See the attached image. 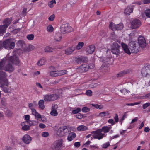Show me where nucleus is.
<instances>
[{
	"mask_svg": "<svg viewBox=\"0 0 150 150\" xmlns=\"http://www.w3.org/2000/svg\"><path fill=\"white\" fill-rule=\"evenodd\" d=\"M39 108L40 109L43 110L44 109L45 106L44 105V101L43 100H40L38 102Z\"/></svg>",
	"mask_w": 150,
	"mask_h": 150,
	"instance_id": "393cba45",
	"label": "nucleus"
},
{
	"mask_svg": "<svg viewBox=\"0 0 150 150\" xmlns=\"http://www.w3.org/2000/svg\"><path fill=\"white\" fill-rule=\"evenodd\" d=\"M60 31L62 33L65 34L66 33L71 32L73 30L71 27L69 26L68 24H62L60 28Z\"/></svg>",
	"mask_w": 150,
	"mask_h": 150,
	"instance_id": "6e6552de",
	"label": "nucleus"
},
{
	"mask_svg": "<svg viewBox=\"0 0 150 150\" xmlns=\"http://www.w3.org/2000/svg\"><path fill=\"white\" fill-rule=\"evenodd\" d=\"M110 145V143L108 142L104 144V148H106Z\"/></svg>",
	"mask_w": 150,
	"mask_h": 150,
	"instance_id": "13d9d810",
	"label": "nucleus"
},
{
	"mask_svg": "<svg viewBox=\"0 0 150 150\" xmlns=\"http://www.w3.org/2000/svg\"><path fill=\"white\" fill-rule=\"evenodd\" d=\"M56 3L55 0H52L48 3V5L50 7H52L53 6V4H55Z\"/></svg>",
	"mask_w": 150,
	"mask_h": 150,
	"instance_id": "a18cd8bd",
	"label": "nucleus"
},
{
	"mask_svg": "<svg viewBox=\"0 0 150 150\" xmlns=\"http://www.w3.org/2000/svg\"><path fill=\"white\" fill-rule=\"evenodd\" d=\"M6 81H1V82L3 83L1 86L2 89L3 91L6 93L8 92L9 91V89L8 88V81L7 79V78H6Z\"/></svg>",
	"mask_w": 150,
	"mask_h": 150,
	"instance_id": "f8f14e48",
	"label": "nucleus"
},
{
	"mask_svg": "<svg viewBox=\"0 0 150 150\" xmlns=\"http://www.w3.org/2000/svg\"><path fill=\"white\" fill-rule=\"evenodd\" d=\"M50 114L54 116H57L58 115V113L57 112L54 108L53 106L52 107Z\"/></svg>",
	"mask_w": 150,
	"mask_h": 150,
	"instance_id": "cd10ccee",
	"label": "nucleus"
},
{
	"mask_svg": "<svg viewBox=\"0 0 150 150\" xmlns=\"http://www.w3.org/2000/svg\"><path fill=\"white\" fill-rule=\"evenodd\" d=\"M120 46L116 42H114L112 45L111 51L112 53L116 55H118L120 52Z\"/></svg>",
	"mask_w": 150,
	"mask_h": 150,
	"instance_id": "423d86ee",
	"label": "nucleus"
},
{
	"mask_svg": "<svg viewBox=\"0 0 150 150\" xmlns=\"http://www.w3.org/2000/svg\"><path fill=\"white\" fill-rule=\"evenodd\" d=\"M59 98V94L53 93L52 94H46L44 96V100L47 102H51L56 100Z\"/></svg>",
	"mask_w": 150,
	"mask_h": 150,
	"instance_id": "20e7f679",
	"label": "nucleus"
},
{
	"mask_svg": "<svg viewBox=\"0 0 150 150\" xmlns=\"http://www.w3.org/2000/svg\"><path fill=\"white\" fill-rule=\"evenodd\" d=\"M10 41V39H7L4 41H2L3 43V47L5 49H8L9 48V42Z\"/></svg>",
	"mask_w": 150,
	"mask_h": 150,
	"instance_id": "4be33fe9",
	"label": "nucleus"
},
{
	"mask_svg": "<svg viewBox=\"0 0 150 150\" xmlns=\"http://www.w3.org/2000/svg\"><path fill=\"white\" fill-rule=\"evenodd\" d=\"M94 67V65L93 64H83L77 69V71L79 73H83L87 71L89 69H93Z\"/></svg>",
	"mask_w": 150,
	"mask_h": 150,
	"instance_id": "7ed1b4c3",
	"label": "nucleus"
},
{
	"mask_svg": "<svg viewBox=\"0 0 150 150\" xmlns=\"http://www.w3.org/2000/svg\"><path fill=\"white\" fill-rule=\"evenodd\" d=\"M42 137H47L49 135V133L47 132H44L42 133Z\"/></svg>",
	"mask_w": 150,
	"mask_h": 150,
	"instance_id": "6e6d98bb",
	"label": "nucleus"
},
{
	"mask_svg": "<svg viewBox=\"0 0 150 150\" xmlns=\"http://www.w3.org/2000/svg\"><path fill=\"white\" fill-rule=\"evenodd\" d=\"M78 131H83L88 130V127L83 125H82L78 126L77 128Z\"/></svg>",
	"mask_w": 150,
	"mask_h": 150,
	"instance_id": "b1692460",
	"label": "nucleus"
},
{
	"mask_svg": "<svg viewBox=\"0 0 150 150\" xmlns=\"http://www.w3.org/2000/svg\"><path fill=\"white\" fill-rule=\"evenodd\" d=\"M91 105L92 106L95 107L96 108H99L100 109H102L103 106L102 105H98V104H92Z\"/></svg>",
	"mask_w": 150,
	"mask_h": 150,
	"instance_id": "c03bdc74",
	"label": "nucleus"
},
{
	"mask_svg": "<svg viewBox=\"0 0 150 150\" xmlns=\"http://www.w3.org/2000/svg\"><path fill=\"white\" fill-rule=\"evenodd\" d=\"M46 62V59L45 58H43L39 60L38 62V65L42 66L45 64Z\"/></svg>",
	"mask_w": 150,
	"mask_h": 150,
	"instance_id": "c85d7f7f",
	"label": "nucleus"
},
{
	"mask_svg": "<svg viewBox=\"0 0 150 150\" xmlns=\"http://www.w3.org/2000/svg\"><path fill=\"white\" fill-rule=\"evenodd\" d=\"M71 128L68 126H63L59 128L57 131V133L62 135H64L66 134L71 132Z\"/></svg>",
	"mask_w": 150,
	"mask_h": 150,
	"instance_id": "39448f33",
	"label": "nucleus"
},
{
	"mask_svg": "<svg viewBox=\"0 0 150 150\" xmlns=\"http://www.w3.org/2000/svg\"><path fill=\"white\" fill-rule=\"evenodd\" d=\"M134 6L133 5H131L128 6L125 10L124 13L127 16H129L132 13Z\"/></svg>",
	"mask_w": 150,
	"mask_h": 150,
	"instance_id": "4468645a",
	"label": "nucleus"
},
{
	"mask_svg": "<svg viewBox=\"0 0 150 150\" xmlns=\"http://www.w3.org/2000/svg\"><path fill=\"white\" fill-rule=\"evenodd\" d=\"M90 110V108L86 107H84L82 109V111L83 112H89Z\"/></svg>",
	"mask_w": 150,
	"mask_h": 150,
	"instance_id": "49530a36",
	"label": "nucleus"
},
{
	"mask_svg": "<svg viewBox=\"0 0 150 150\" xmlns=\"http://www.w3.org/2000/svg\"><path fill=\"white\" fill-rule=\"evenodd\" d=\"M11 20L10 18H6L5 19L3 22V23L4 24L3 25H4V26L6 28H7L9 24L11 23Z\"/></svg>",
	"mask_w": 150,
	"mask_h": 150,
	"instance_id": "5701e85b",
	"label": "nucleus"
},
{
	"mask_svg": "<svg viewBox=\"0 0 150 150\" xmlns=\"http://www.w3.org/2000/svg\"><path fill=\"white\" fill-rule=\"evenodd\" d=\"M1 101L2 105L4 106H6L7 105L6 99L4 98H2Z\"/></svg>",
	"mask_w": 150,
	"mask_h": 150,
	"instance_id": "de8ad7c7",
	"label": "nucleus"
},
{
	"mask_svg": "<svg viewBox=\"0 0 150 150\" xmlns=\"http://www.w3.org/2000/svg\"><path fill=\"white\" fill-rule=\"evenodd\" d=\"M22 140L24 143L28 144L30 142L32 138L29 135L25 134L23 137Z\"/></svg>",
	"mask_w": 150,
	"mask_h": 150,
	"instance_id": "dca6fc26",
	"label": "nucleus"
},
{
	"mask_svg": "<svg viewBox=\"0 0 150 150\" xmlns=\"http://www.w3.org/2000/svg\"><path fill=\"white\" fill-rule=\"evenodd\" d=\"M81 144L80 142H76L74 143V145L76 147H79L80 146Z\"/></svg>",
	"mask_w": 150,
	"mask_h": 150,
	"instance_id": "4d7b16f0",
	"label": "nucleus"
},
{
	"mask_svg": "<svg viewBox=\"0 0 150 150\" xmlns=\"http://www.w3.org/2000/svg\"><path fill=\"white\" fill-rule=\"evenodd\" d=\"M62 37V35L61 33H57L55 34L54 37V40L56 41L59 42L60 41Z\"/></svg>",
	"mask_w": 150,
	"mask_h": 150,
	"instance_id": "a878e982",
	"label": "nucleus"
},
{
	"mask_svg": "<svg viewBox=\"0 0 150 150\" xmlns=\"http://www.w3.org/2000/svg\"><path fill=\"white\" fill-rule=\"evenodd\" d=\"M122 93H123L124 94H126L128 93V91L126 89H124L121 91Z\"/></svg>",
	"mask_w": 150,
	"mask_h": 150,
	"instance_id": "e2e57ef3",
	"label": "nucleus"
},
{
	"mask_svg": "<svg viewBox=\"0 0 150 150\" xmlns=\"http://www.w3.org/2000/svg\"><path fill=\"white\" fill-rule=\"evenodd\" d=\"M9 48H8V49H13L15 47V42H12L10 40V41L9 42Z\"/></svg>",
	"mask_w": 150,
	"mask_h": 150,
	"instance_id": "e433bc0d",
	"label": "nucleus"
},
{
	"mask_svg": "<svg viewBox=\"0 0 150 150\" xmlns=\"http://www.w3.org/2000/svg\"><path fill=\"white\" fill-rule=\"evenodd\" d=\"M74 60L75 62L78 63H81L82 62H85L87 60V58L84 57H75Z\"/></svg>",
	"mask_w": 150,
	"mask_h": 150,
	"instance_id": "a211bd4d",
	"label": "nucleus"
},
{
	"mask_svg": "<svg viewBox=\"0 0 150 150\" xmlns=\"http://www.w3.org/2000/svg\"><path fill=\"white\" fill-rule=\"evenodd\" d=\"M4 25H1L0 26V34H3L6 30V28Z\"/></svg>",
	"mask_w": 150,
	"mask_h": 150,
	"instance_id": "2f4dec72",
	"label": "nucleus"
},
{
	"mask_svg": "<svg viewBox=\"0 0 150 150\" xmlns=\"http://www.w3.org/2000/svg\"><path fill=\"white\" fill-rule=\"evenodd\" d=\"M141 74L143 76H147L150 75V65L144 67L141 70Z\"/></svg>",
	"mask_w": 150,
	"mask_h": 150,
	"instance_id": "1a4fd4ad",
	"label": "nucleus"
},
{
	"mask_svg": "<svg viewBox=\"0 0 150 150\" xmlns=\"http://www.w3.org/2000/svg\"><path fill=\"white\" fill-rule=\"evenodd\" d=\"M86 94L88 96H91L92 95L93 92L91 90H87L86 92Z\"/></svg>",
	"mask_w": 150,
	"mask_h": 150,
	"instance_id": "37998d69",
	"label": "nucleus"
},
{
	"mask_svg": "<svg viewBox=\"0 0 150 150\" xmlns=\"http://www.w3.org/2000/svg\"><path fill=\"white\" fill-rule=\"evenodd\" d=\"M84 43L83 42H79L76 46V49L77 50H79L81 49L82 47L84 46Z\"/></svg>",
	"mask_w": 150,
	"mask_h": 150,
	"instance_id": "7c9ffc66",
	"label": "nucleus"
},
{
	"mask_svg": "<svg viewBox=\"0 0 150 150\" xmlns=\"http://www.w3.org/2000/svg\"><path fill=\"white\" fill-rule=\"evenodd\" d=\"M95 50V46L93 45H92L87 47L86 49V51L87 54H91L93 53Z\"/></svg>",
	"mask_w": 150,
	"mask_h": 150,
	"instance_id": "2eb2a0df",
	"label": "nucleus"
},
{
	"mask_svg": "<svg viewBox=\"0 0 150 150\" xmlns=\"http://www.w3.org/2000/svg\"><path fill=\"white\" fill-rule=\"evenodd\" d=\"M123 27V25L122 23H120L116 25L115 30H120L122 29Z\"/></svg>",
	"mask_w": 150,
	"mask_h": 150,
	"instance_id": "72a5a7b5",
	"label": "nucleus"
},
{
	"mask_svg": "<svg viewBox=\"0 0 150 150\" xmlns=\"http://www.w3.org/2000/svg\"><path fill=\"white\" fill-rule=\"evenodd\" d=\"M39 127L41 128L44 129L45 127L46 126L43 123H40L39 125Z\"/></svg>",
	"mask_w": 150,
	"mask_h": 150,
	"instance_id": "0e129e2a",
	"label": "nucleus"
},
{
	"mask_svg": "<svg viewBox=\"0 0 150 150\" xmlns=\"http://www.w3.org/2000/svg\"><path fill=\"white\" fill-rule=\"evenodd\" d=\"M108 122L112 124V125H114L115 124V122H114V120L112 119H109L108 120Z\"/></svg>",
	"mask_w": 150,
	"mask_h": 150,
	"instance_id": "69168bd1",
	"label": "nucleus"
},
{
	"mask_svg": "<svg viewBox=\"0 0 150 150\" xmlns=\"http://www.w3.org/2000/svg\"><path fill=\"white\" fill-rule=\"evenodd\" d=\"M55 17V16L54 14H52V15H51L48 18V19L50 21H53L54 18Z\"/></svg>",
	"mask_w": 150,
	"mask_h": 150,
	"instance_id": "5fc2aeb1",
	"label": "nucleus"
},
{
	"mask_svg": "<svg viewBox=\"0 0 150 150\" xmlns=\"http://www.w3.org/2000/svg\"><path fill=\"white\" fill-rule=\"evenodd\" d=\"M121 45L125 52L129 55L131 53H136L139 50V46L136 41H130L128 44V46L123 42L121 43Z\"/></svg>",
	"mask_w": 150,
	"mask_h": 150,
	"instance_id": "f257e3e1",
	"label": "nucleus"
},
{
	"mask_svg": "<svg viewBox=\"0 0 150 150\" xmlns=\"http://www.w3.org/2000/svg\"><path fill=\"white\" fill-rule=\"evenodd\" d=\"M25 119L26 121H28L30 119V116L29 115H24Z\"/></svg>",
	"mask_w": 150,
	"mask_h": 150,
	"instance_id": "bf43d9fd",
	"label": "nucleus"
},
{
	"mask_svg": "<svg viewBox=\"0 0 150 150\" xmlns=\"http://www.w3.org/2000/svg\"><path fill=\"white\" fill-rule=\"evenodd\" d=\"M141 24L140 21L137 19L133 20L131 22V28L132 29L138 28Z\"/></svg>",
	"mask_w": 150,
	"mask_h": 150,
	"instance_id": "9b49d317",
	"label": "nucleus"
},
{
	"mask_svg": "<svg viewBox=\"0 0 150 150\" xmlns=\"http://www.w3.org/2000/svg\"><path fill=\"white\" fill-rule=\"evenodd\" d=\"M43 90L51 92H54L55 91V88H52L49 86H45L44 87Z\"/></svg>",
	"mask_w": 150,
	"mask_h": 150,
	"instance_id": "bb28decb",
	"label": "nucleus"
},
{
	"mask_svg": "<svg viewBox=\"0 0 150 150\" xmlns=\"http://www.w3.org/2000/svg\"><path fill=\"white\" fill-rule=\"evenodd\" d=\"M47 30L48 32H52L54 30V28L51 25H49L47 26Z\"/></svg>",
	"mask_w": 150,
	"mask_h": 150,
	"instance_id": "4c0bfd02",
	"label": "nucleus"
},
{
	"mask_svg": "<svg viewBox=\"0 0 150 150\" xmlns=\"http://www.w3.org/2000/svg\"><path fill=\"white\" fill-rule=\"evenodd\" d=\"M57 72H58V76H60L66 74L67 71L66 70H64L60 71H57Z\"/></svg>",
	"mask_w": 150,
	"mask_h": 150,
	"instance_id": "58836bf2",
	"label": "nucleus"
},
{
	"mask_svg": "<svg viewBox=\"0 0 150 150\" xmlns=\"http://www.w3.org/2000/svg\"><path fill=\"white\" fill-rule=\"evenodd\" d=\"M116 25L113 23H111L109 25V28L113 31L115 30Z\"/></svg>",
	"mask_w": 150,
	"mask_h": 150,
	"instance_id": "a19ab883",
	"label": "nucleus"
},
{
	"mask_svg": "<svg viewBox=\"0 0 150 150\" xmlns=\"http://www.w3.org/2000/svg\"><path fill=\"white\" fill-rule=\"evenodd\" d=\"M81 111V109L80 108H77L72 111V113L73 114H77Z\"/></svg>",
	"mask_w": 150,
	"mask_h": 150,
	"instance_id": "79ce46f5",
	"label": "nucleus"
},
{
	"mask_svg": "<svg viewBox=\"0 0 150 150\" xmlns=\"http://www.w3.org/2000/svg\"><path fill=\"white\" fill-rule=\"evenodd\" d=\"M111 128L112 127L111 126H104V133H107L108 132Z\"/></svg>",
	"mask_w": 150,
	"mask_h": 150,
	"instance_id": "ea45409f",
	"label": "nucleus"
},
{
	"mask_svg": "<svg viewBox=\"0 0 150 150\" xmlns=\"http://www.w3.org/2000/svg\"><path fill=\"white\" fill-rule=\"evenodd\" d=\"M128 72L129 71L128 70H125L122 71L117 74V76L119 77L122 76L125 74H127Z\"/></svg>",
	"mask_w": 150,
	"mask_h": 150,
	"instance_id": "473e14b6",
	"label": "nucleus"
},
{
	"mask_svg": "<svg viewBox=\"0 0 150 150\" xmlns=\"http://www.w3.org/2000/svg\"><path fill=\"white\" fill-rule=\"evenodd\" d=\"M63 143L62 139H59L55 141L52 145V150H59Z\"/></svg>",
	"mask_w": 150,
	"mask_h": 150,
	"instance_id": "0eeeda50",
	"label": "nucleus"
},
{
	"mask_svg": "<svg viewBox=\"0 0 150 150\" xmlns=\"http://www.w3.org/2000/svg\"><path fill=\"white\" fill-rule=\"evenodd\" d=\"M76 49V46L73 45L71 47L66 49L65 50V53L66 54L69 55L71 54Z\"/></svg>",
	"mask_w": 150,
	"mask_h": 150,
	"instance_id": "f3484780",
	"label": "nucleus"
},
{
	"mask_svg": "<svg viewBox=\"0 0 150 150\" xmlns=\"http://www.w3.org/2000/svg\"><path fill=\"white\" fill-rule=\"evenodd\" d=\"M7 75L5 72L0 71V81H6Z\"/></svg>",
	"mask_w": 150,
	"mask_h": 150,
	"instance_id": "412c9836",
	"label": "nucleus"
},
{
	"mask_svg": "<svg viewBox=\"0 0 150 150\" xmlns=\"http://www.w3.org/2000/svg\"><path fill=\"white\" fill-rule=\"evenodd\" d=\"M97 85V84L96 83H92L91 84L89 85V87L91 88H92L96 86Z\"/></svg>",
	"mask_w": 150,
	"mask_h": 150,
	"instance_id": "052dcab7",
	"label": "nucleus"
},
{
	"mask_svg": "<svg viewBox=\"0 0 150 150\" xmlns=\"http://www.w3.org/2000/svg\"><path fill=\"white\" fill-rule=\"evenodd\" d=\"M76 137V134L74 132H70L67 136V139L70 142L73 140Z\"/></svg>",
	"mask_w": 150,
	"mask_h": 150,
	"instance_id": "aec40b11",
	"label": "nucleus"
},
{
	"mask_svg": "<svg viewBox=\"0 0 150 150\" xmlns=\"http://www.w3.org/2000/svg\"><path fill=\"white\" fill-rule=\"evenodd\" d=\"M114 118L115 122H118V115L117 114H116L115 116L114 117Z\"/></svg>",
	"mask_w": 150,
	"mask_h": 150,
	"instance_id": "774afa93",
	"label": "nucleus"
},
{
	"mask_svg": "<svg viewBox=\"0 0 150 150\" xmlns=\"http://www.w3.org/2000/svg\"><path fill=\"white\" fill-rule=\"evenodd\" d=\"M138 42L140 47L145 48L146 46V43L144 38L142 36H140L138 38Z\"/></svg>",
	"mask_w": 150,
	"mask_h": 150,
	"instance_id": "ddd939ff",
	"label": "nucleus"
},
{
	"mask_svg": "<svg viewBox=\"0 0 150 150\" xmlns=\"http://www.w3.org/2000/svg\"><path fill=\"white\" fill-rule=\"evenodd\" d=\"M29 123L28 121H25L21 123V125L22 126V129L25 131H28L30 129V126L28 125Z\"/></svg>",
	"mask_w": 150,
	"mask_h": 150,
	"instance_id": "6ab92c4d",
	"label": "nucleus"
},
{
	"mask_svg": "<svg viewBox=\"0 0 150 150\" xmlns=\"http://www.w3.org/2000/svg\"><path fill=\"white\" fill-rule=\"evenodd\" d=\"M150 106V103L149 102L143 105V109H145L147 107Z\"/></svg>",
	"mask_w": 150,
	"mask_h": 150,
	"instance_id": "3c124183",
	"label": "nucleus"
},
{
	"mask_svg": "<svg viewBox=\"0 0 150 150\" xmlns=\"http://www.w3.org/2000/svg\"><path fill=\"white\" fill-rule=\"evenodd\" d=\"M34 37L33 34H31L28 35L27 36V38L29 40H32L33 39Z\"/></svg>",
	"mask_w": 150,
	"mask_h": 150,
	"instance_id": "8fccbe9b",
	"label": "nucleus"
},
{
	"mask_svg": "<svg viewBox=\"0 0 150 150\" xmlns=\"http://www.w3.org/2000/svg\"><path fill=\"white\" fill-rule=\"evenodd\" d=\"M36 86L42 89H44V87H43L41 85V84L38 82H37L36 83Z\"/></svg>",
	"mask_w": 150,
	"mask_h": 150,
	"instance_id": "680f3d73",
	"label": "nucleus"
},
{
	"mask_svg": "<svg viewBox=\"0 0 150 150\" xmlns=\"http://www.w3.org/2000/svg\"><path fill=\"white\" fill-rule=\"evenodd\" d=\"M29 125L30 126L32 125H35L38 124V122L36 121L33 120H30L28 121Z\"/></svg>",
	"mask_w": 150,
	"mask_h": 150,
	"instance_id": "f704fd0d",
	"label": "nucleus"
},
{
	"mask_svg": "<svg viewBox=\"0 0 150 150\" xmlns=\"http://www.w3.org/2000/svg\"><path fill=\"white\" fill-rule=\"evenodd\" d=\"M53 49L50 46H47L44 49V51L46 52H50L53 51Z\"/></svg>",
	"mask_w": 150,
	"mask_h": 150,
	"instance_id": "c9c22d12",
	"label": "nucleus"
},
{
	"mask_svg": "<svg viewBox=\"0 0 150 150\" xmlns=\"http://www.w3.org/2000/svg\"><path fill=\"white\" fill-rule=\"evenodd\" d=\"M50 74L51 76L53 77H57L59 76L58 72L57 71H50Z\"/></svg>",
	"mask_w": 150,
	"mask_h": 150,
	"instance_id": "c756f323",
	"label": "nucleus"
},
{
	"mask_svg": "<svg viewBox=\"0 0 150 150\" xmlns=\"http://www.w3.org/2000/svg\"><path fill=\"white\" fill-rule=\"evenodd\" d=\"M35 116L37 118H41V115L38 112H37L36 115H35Z\"/></svg>",
	"mask_w": 150,
	"mask_h": 150,
	"instance_id": "338daca9",
	"label": "nucleus"
},
{
	"mask_svg": "<svg viewBox=\"0 0 150 150\" xmlns=\"http://www.w3.org/2000/svg\"><path fill=\"white\" fill-rule=\"evenodd\" d=\"M4 66H4V60H2L0 61V70H4Z\"/></svg>",
	"mask_w": 150,
	"mask_h": 150,
	"instance_id": "09e8293b",
	"label": "nucleus"
},
{
	"mask_svg": "<svg viewBox=\"0 0 150 150\" xmlns=\"http://www.w3.org/2000/svg\"><path fill=\"white\" fill-rule=\"evenodd\" d=\"M101 132L102 131L100 129H98L96 131H93L91 133L93 134V136L94 138L99 140L102 139L103 137V134Z\"/></svg>",
	"mask_w": 150,
	"mask_h": 150,
	"instance_id": "9d476101",
	"label": "nucleus"
},
{
	"mask_svg": "<svg viewBox=\"0 0 150 150\" xmlns=\"http://www.w3.org/2000/svg\"><path fill=\"white\" fill-rule=\"evenodd\" d=\"M75 116L76 118L78 119H81L83 117V115L79 113L76 115Z\"/></svg>",
	"mask_w": 150,
	"mask_h": 150,
	"instance_id": "864d4df0",
	"label": "nucleus"
},
{
	"mask_svg": "<svg viewBox=\"0 0 150 150\" xmlns=\"http://www.w3.org/2000/svg\"><path fill=\"white\" fill-rule=\"evenodd\" d=\"M146 16L149 18H150V9L146 10L145 12Z\"/></svg>",
	"mask_w": 150,
	"mask_h": 150,
	"instance_id": "603ef678",
	"label": "nucleus"
},
{
	"mask_svg": "<svg viewBox=\"0 0 150 150\" xmlns=\"http://www.w3.org/2000/svg\"><path fill=\"white\" fill-rule=\"evenodd\" d=\"M7 61L9 63L5 66L4 70L10 72H12L14 70V67L10 63H11L15 64L16 65H18L20 62L18 58L16 55L11 56L8 58L7 59Z\"/></svg>",
	"mask_w": 150,
	"mask_h": 150,
	"instance_id": "f03ea898",
	"label": "nucleus"
}]
</instances>
